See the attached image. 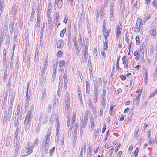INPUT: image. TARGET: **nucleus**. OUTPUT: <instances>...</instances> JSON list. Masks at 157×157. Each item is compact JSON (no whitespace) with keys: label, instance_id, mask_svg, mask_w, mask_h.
Wrapping results in <instances>:
<instances>
[{"label":"nucleus","instance_id":"4be33fe9","mask_svg":"<svg viewBox=\"0 0 157 157\" xmlns=\"http://www.w3.org/2000/svg\"><path fill=\"white\" fill-rule=\"evenodd\" d=\"M33 113V111L32 110L29 111L27 113V115L26 116V117L28 118H32V116Z\"/></svg>","mask_w":157,"mask_h":157},{"label":"nucleus","instance_id":"f03ea898","mask_svg":"<svg viewBox=\"0 0 157 157\" xmlns=\"http://www.w3.org/2000/svg\"><path fill=\"white\" fill-rule=\"evenodd\" d=\"M114 2L111 1L109 6V18L111 21H114L115 19L114 17Z\"/></svg>","mask_w":157,"mask_h":157},{"label":"nucleus","instance_id":"bb28decb","mask_svg":"<svg viewBox=\"0 0 157 157\" xmlns=\"http://www.w3.org/2000/svg\"><path fill=\"white\" fill-rule=\"evenodd\" d=\"M108 40H105L103 44V49L106 50L108 48Z\"/></svg>","mask_w":157,"mask_h":157},{"label":"nucleus","instance_id":"774afa93","mask_svg":"<svg viewBox=\"0 0 157 157\" xmlns=\"http://www.w3.org/2000/svg\"><path fill=\"white\" fill-rule=\"evenodd\" d=\"M122 152L121 151H120L117 155V157H120L122 155Z\"/></svg>","mask_w":157,"mask_h":157},{"label":"nucleus","instance_id":"6ab92c4d","mask_svg":"<svg viewBox=\"0 0 157 157\" xmlns=\"http://www.w3.org/2000/svg\"><path fill=\"white\" fill-rule=\"evenodd\" d=\"M65 64V61L64 60H61L59 64V66L60 68L63 67Z\"/></svg>","mask_w":157,"mask_h":157},{"label":"nucleus","instance_id":"4468645a","mask_svg":"<svg viewBox=\"0 0 157 157\" xmlns=\"http://www.w3.org/2000/svg\"><path fill=\"white\" fill-rule=\"evenodd\" d=\"M110 32V30H107L103 32V35L105 40H107L108 36L109 35Z\"/></svg>","mask_w":157,"mask_h":157},{"label":"nucleus","instance_id":"5fc2aeb1","mask_svg":"<svg viewBox=\"0 0 157 157\" xmlns=\"http://www.w3.org/2000/svg\"><path fill=\"white\" fill-rule=\"evenodd\" d=\"M19 124V123L18 121V119L15 120L14 123V127L17 126Z\"/></svg>","mask_w":157,"mask_h":157},{"label":"nucleus","instance_id":"338daca9","mask_svg":"<svg viewBox=\"0 0 157 157\" xmlns=\"http://www.w3.org/2000/svg\"><path fill=\"white\" fill-rule=\"evenodd\" d=\"M157 93V92L156 90H155V91L152 92L151 93V94L149 96V97L151 98V97H153Z\"/></svg>","mask_w":157,"mask_h":157},{"label":"nucleus","instance_id":"052dcab7","mask_svg":"<svg viewBox=\"0 0 157 157\" xmlns=\"http://www.w3.org/2000/svg\"><path fill=\"white\" fill-rule=\"evenodd\" d=\"M120 78H121V80L123 81L125 80L126 78V77L125 75H122L120 76Z\"/></svg>","mask_w":157,"mask_h":157},{"label":"nucleus","instance_id":"b1692460","mask_svg":"<svg viewBox=\"0 0 157 157\" xmlns=\"http://www.w3.org/2000/svg\"><path fill=\"white\" fill-rule=\"evenodd\" d=\"M90 123L91 124V128H94V121L93 117H91L90 119Z\"/></svg>","mask_w":157,"mask_h":157},{"label":"nucleus","instance_id":"412c9836","mask_svg":"<svg viewBox=\"0 0 157 157\" xmlns=\"http://www.w3.org/2000/svg\"><path fill=\"white\" fill-rule=\"evenodd\" d=\"M41 126V123L40 122L39 123L36 127L35 129V132L36 133L39 132Z\"/></svg>","mask_w":157,"mask_h":157},{"label":"nucleus","instance_id":"13d9d810","mask_svg":"<svg viewBox=\"0 0 157 157\" xmlns=\"http://www.w3.org/2000/svg\"><path fill=\"white\" fill-rule=\"evenodd\" d=\"M11 140H10V139H7L6 140V146H8L10 143Z\"/></svg>","mask_w":157,"mask_h":157},{"label":"nucleus","instance_id":"2eb2a0df","mask_svg":"<svg viewBox=\"0 0 157 157\" xmlns=\"http://www.w3.org/2000/svg\"><path fill=\"white\" fill-rule=\"evenodd\" d=\"M156 29L155 28H153L151 29L150 30V33L152 36H153L154 38H155L156 35Z\"/></svg>","mask_w":157,"mask_h":157},{"label":"nucleus","instance_id":"c85d7f7f","mask_svg":"<svg viewBox=\"0 0 157 157\" xmlns=\"http://www.w3.org/2000/svg\"><path fill=\"white\" fill-rule=\"evenodd\" d=\"M15 32H14V36L13 39V42L17 41V31H15Z\"/></svg>","mask_w":157,"mask_h":157},{"label":"nucleus","instance_id":"393cba45","mask_svg":"<svg viewBox=\"0 0 157 157\" xmlns=\"http://www.w3.org/2000/svg\"><path fill=\"white\" fill-rule=\"evenodd\" d=\"M39 144V140L38 138H36L35 140L33 143V147H36Z\"/></svg>","mask_w":157,"mask_h":157},{"label":"nucleus","instance_id":"4c0bfd02","mask_svg":"<svg viewBox=\"0 0 157 157\" xmlns=\"http://www.w3.org/2000/svg\"><path fill=\"white\" fill-rule=\"evenodd\" d=\"M66 28L62 30L61 31L60 33V36L61 37H63L64 36V34L66 32Z\"/></svg>","mask_w":157,"mask_h":157},{"label":"nucleus","instance_id":"ea45409f","mask_svg":"<svg viewBox=\"0 0 157 157\" xmlns=\"http://www.w3.org/2000/svg\"><path fill=\"white\" fill-rule=\"evenodd\" d=\"M17 111L16 113V115L17 116H19V114L20 113V105H18L17 108Z\"/></svg>","mask_w":157,"mask_h":157},{"label":"nucleus","instance_id":"6e6d98bb","mask_svg":"<svg viewBox=\"0 0 157 157\" xmlns=\"http://www.w3.org/2000/svg\"><path fill=\"white\" fill-rule=\"evenodd\" d=\"M105 50H104L103 49V50H101V54L103 56V58H105Z\"/></svg>","mask_w":157,"mask_h":157},{"label":"nucleus","instance_id":"6e6552de","mask_svg":"<svg viewBox=\"0 0 157 157\" xmlns=\"http://www.w3.org/2000/svg\"><path fill=\"white\" fill-rule=\"evenodd\" d=\"M14 147L15 148V156L16 157L17 155L19 149V144L18 143H14Z\"/></svg>","mask_w":157,"mask_h":157},{"label":"nucleus","instance_id":"a211bd4d","mask_svg":"<svg viewBox=\"0 0 157 157\" xmlns=\"http://www.w3.org/2000/svg\"><path fill=\"white\" fill-rule=\"evenodd\" d=\"M56 114H52L51 117L50 119V122L51 123H52L53 122L55 121L56 118Z\"/></svg>","mask_w":157,"mask_h":157},{"label":"nucleus","instance_id":"e2e57ef3","mask_svg":"<svg viewBox=\"0 0 157 157\" xmlns=\"http://www.w3.org/2000/svg\"><path fill=\"white\" fill-rule=\"evenodd\" d=\"M30 124L25 125V130L26 131H28L30 127Z\"/></svg>","mask_w":157,"mask_h":157},{"label":"nucleus","instance_id":"8fccbe9b","mask_svg":"<svg viewBox=\"0 0 157 157\" xmlns=\"http://www.w3.org/2000/svg\"><path fill=\"white\" fill-rule=\"evenodd\" d=\"M55 147H53L52 148L50 149L49 151L50 155L51 156L53 154L55 150Z\"/></svg>","mask_w":157,"mask_h":157},{"label":"nucleus","instance_id":"473e14b6","mask_svg":"<svg viewBox=\"0 0 157 157\" xmlns=\"http://www.w3.org/2000/svg\"><path fill=\"white\" fill-rule=\"evenodd\" d=\"M62 2H56L57 6L58 9H60L62 7Z\"/></svg>","mask_w":157,"mask_h":157},{"label":"nucleus","instance_id":"7ed1b4c3","mask_svg":"<svg viewBox=\"0 0 157 157\" xmlns=\"http://www.w3.org/2000/svg\"><path fill=\"white\" fill-rule=\"evenodd\" d=\"M12 109H9L7 111H6L4 113V116L3 121V124L6 122V120L10 121L11 119L12 115Z\"/></svg>","mask_w":157,"mask_h":157},{"label":"nucleus","instance_id":"f8f14e48","mask_svg":"<svg viewBox=\"0 0 157 157\" xmlns=\"http://www.w3.org/2000/svg\"><path fill=\"white\" fill-rule=\"evenodd\" d=\"M86 93L87 95H89L90 93V85L87 81L86 82Z\"/></svg>","mask_w":157,"mask_h":157},{"label":"nucleus","instance_id":"4d7b16f0","mask_svg":"<svg viewBox=\"0 0 157 157\" xmlns=\"http://www.w3.org/2000/svg\"><path fill=\"white\" fill-rule=\"evenodd\" d=\"M92 152L91 148L90 147H89L88 148V155H89V156H90L91 155Z\"/></svg>","mask_w":157,"mask_h":157},{"label":"nucleus","instance_id":"0e129e2a","mask_svg":"<svg viewBox=\"0 0 157 157\" xmlns=\"http://www.w3.org/2000/svg\"><path fill=\"white\" fill-rule=\"evenodd\" d=\"M47 117L46 116H44V120L43 121L42 123L43 124H44L46 123L47 122Z\"/></svg>","mask_w":157,"mask_h":157},{"label":"nucleus","instance_id":"ddd939ff","mask_svg":"<svg viewBox=\"0 0 157 157\" xmlns=\"http://www.w3.org/2000/svg\"><path fill=\"white\" fill-rule=\"evenodd\" d=\"M63 84V76L62 74H61L59 77V86L58 87L59 88V89H60V88L62 87V85Z\"/></svg>","mask_w":157,"mask_h":157},{"label":"nucleus","instance_id":"bf43d9fd","mask_svg":"<svg viewBox=\"0 0 157 157\" xmlns=\"http://www.w3.org/2000/svg\"><path fill=\"white\" fill-rule=\"evenodd\" d=\"M151 139L150 138L149 140V142H148L150 146L153 147L154 146V143L153 141H151Z\"/></svg>","mask_w":157,"mask_h":157},{"label":"nucleus","instance_id":"603ef678","mask_svg":"<svg viewBox=\"0 0 157 157\" xmlns=\"http://www.w3.org/2000/svg\"><path fill=\"white\" fill-rule=\"evenodd\" d=\"M35 13V11L33 8H32V12L31 13V17L32 18H34V14Z\"/></svg>","mask_w":157,"mask_h":157},{"label":"nucleus","instance_id":"aec40b11","mask_svg":"<svg viewBox=\"0 0 157 157\" xmlns=\"http://www.w3.org/2000/svg\"><path fill=\"white\" fill-rule=\"evenodd\" d=\"M38 53H39V51H38V48H36L35 52V59H34L35 61H36V58L37 61V60H39L38 59V58H39V56H38Z\"/></svg>","mask_w":157,"mask_h":157},{"label":"nucleus","instance_id":"c756f323","mask_svg":"<svg viewBox=\"0 0 157 157\" xmlns=\"http://www.w3.org/2000/svg\"><path fill=\"white\" fill-rule=\"evenodd\" d=\"M126 56L125 55H124L123 56V57H122V60L123 62L122 63L124 65H125V64H127V63H128L127 62V61H126Z\"/></svg>","mask_w":157,"mask_h":157},{"label":"nucleus","instance_id":"5701e85b","mask_svg":"<svg viewBox=\"0 0 157 157\" xmlns=\"http://www.w3.org/2000/svg\"><path fill=\"white\" fill-rule=\"evenodd\" d=\"M68 44H71V42L72 37L71 33H69L68 34Z\"/></svg>","mask_w":157,"mask_h":157},{"label":"nucleus","instance_id":"f257e3e1","mask_svg":"<svg viewBox=\"0 0 157 157\" xmlns=\"http://www.w3.org/2000/svg\"><path fill=\"white\" fill-rule=\"evenodd\" d=\"M88 114L85 113L84 117H82L80 120V134L82 135L84 129L86 127L88 121Z\"/></svg>","mask_w":157,"mask_h":157},{"label":"nucleus","instance_id":"a878e982","mask_svg":"<svg viewBox=\"0 0 157 157\" xmlns=\"http://www.w3.org/2000/svg\"><path fill=\"white\" fill-rule=\"evenodd\" d=\"M55 15H56V18H55V20H56V23H57L59 21V13L58 12H56L55 13Z\"/></svg>","mask_w":157,"mask_h":157},{"label":"nucleus","instance_id":"423d86ee","mask_svg":"<svg viewBox=\"0 0 157 157\" xmlns=\"http://www.w3.org/2000/svg\"><path fill=\"white\" fill-rule=\"evenodd\" d=\"M88 42L85 44L84 48L82 50L83 53L82 55L84 56V59L87 58L88 57Z\"/></svg>","mask_w":157,"mask_h":157},{"label":"nucleus","instance_id":"9d476101","mask_svg":"<svg viewBox=\"0 0 157 157\" xmlns=\"http://www.w3.org/2000/svg\"><path fill=\"white\" fill-rule=\"evenodd\" d=\"M57 47L58 48H62L64 46L63 41L62 40H59L57 43Z\"/></svg>","mask_w":157,"mask_h":157},{"label":"nucleus","instance_id":"c03bdc74","mask_svg":"<svg viewBox=\"0 0 157 157\" xmlns=\"http://www.w3.org/2000/svg\"><path fill=\"white\" fill-rule=\"evenodd\" d=\"M138 150L139 149L138 148V147H137L135 150L134 151V155L135 157L137 156V155L138 153Z\"/></svg>","mask_w":157,"mask_h":157},{"label":"nucleus","instance_id":"a18cd8bd","mask_svg":"<svg viewBox=\"0 0 157 157\" xmlns=\"http://www.w3.org/2000/svg\"><path fill=\"white\" fill-rule=\"evenodd\" d=\"M51 130H52V128L51 127H50L48 128L46 135H48V136H51Z\"/></svg>","mask_w":157,"mask_h":157},{"label":"nucleus","instance_id":"a19ab883","mask_svg":"<svg viewBox=\"0 0 157 157\" xmlns=\"http://www.w3.org/2000/svg\"><path fill=\"white\" fill-rule=\"evenodd\" d=\"M45 23L44 22L42 24V28L41 30L40 34H43V33L45 29Z\"/></svg>","mask_w":157,"mask_h":157},{"label":"nucleus","instance_id":"39448f33","mask_svg":"<svg viewBox=\"0 0 157 157\" xmlns=\"http://www.w3.org/2000/svg\"><path fill=\"white\" fill-rule=\"evenodd\" d=\"M141 25H142V19L141 18H139L137 19L136 23V27L134 29V31L139 32L141 29Z\"/></svg>","mask_w":157,"mask_h":157},{"label":"nucleus","instance_id":"2f4dec72","mask_svg":"<svg viewBox=\"0 0 157 157\" xmlns=\"http://www.w3.org/2000/svg\"><path fill=\"white\" fill-rule=\"evenodd\" d=\"M52 6H48L47 11V16H50V13H51V10Z\"/></svg>","mask_w":157,"mask_h":157},{"label":"nucleus","instance_id":"0eeeda50","mask_svg":"<svg viewBox=\"0 0 157 157\" xmlns=\"http://www.w3.org/2000/svg\"><path fill=\"white\" fill-rule=\"evenodd\" d=\"M50 137V136L45 135L42 143V144L43 146L49 145Z\"/></svg>","mask_w":157,"mask_h":157},{"label":"nucleus","instance_id":"3c124183","mask_svg":"<svg viewBox=\"0 0 157 157\" xmlns=\"http://www.w3.org/2000/svg\"><path fill=\"white\" fill-rule=\"evenodd\" d=\"M94 93L95 98H98L99 96L98 95V90H94Z\"/></svg>","mask_w":157,"mask_h":157},{"label":"nucleus","instance_id":"58836bf2","mask_svg":"<svg viewBox=\"0 0 157 157\" xmlns=\"http://www.w3.org/2000/svg\"><path fill=\"white\" fill-rule=\"evenodd\" d=\"M48 56L47 55L44 61V66H48Z\"/></svg>","mask_w":157,"mask_h":157},{"label":"nucleus","instance_id":"dca6fc26","mask_svg":"<svg viewBox=\"0 0 157 157\" xmlns=\"http://www.w3.org/2000/svg\"><path fill=\"white\" fill-rule=\"evenodd\" d=\"M40 17L39 14H37V19L36 22V27L37 28L40 26Z\"/></svg>","mask_w":157,"mask_h":157},{"label":"nucleus","instance_id":"864d4df0","mask_svg":"<svg viewBox=\"0 0 157 157\" xmlns=\"http://www.w3.org/2000/svg\"><path fill=\"white\" fill-rule=\"evenodd\" d=\"M13 100H14V99H12L11 101L10 102V105L9 109H12V107H13Z\"/></svg>","mask_w":157,"mask_h":157},{"label":"nucleus","instance_id":"1a4fd4ad","mask_svg":"<svg viewBox=\"0 0 157 157\" xmlns=\"http://www.w3.org/2000/svg\"><path fill=\"white\" fill-rule=\"evenodd\" d=\"M122 28L119 26H116V37L117 38L119 37V35L121 33Z\"/></svg>","mask_w":157,"mask_h":157},{"label":"nucleus","instance_id":"72a5a7b5","mask_svg":"<svg viewBox=\"0 0 157 157\" xmlns=\"http://www.w3.org/2000/svg\"><path fill=\"white\" fill-rule=\"evenodd\" d=\"M4 0H1L0 2V10L1 12L3 11L2 6L3 5V2Z\"/></svg>","mask_w":157,"mask_h":157},{"label":"nucleus","instance_id":"37998d69","mask_svg":"<svg viewBox=\"0 0 157 157\" xmlns=\"http://www.w3.org/2000/svg\"><path fill=\"white\" fill-rule=\"evenodd\" d=\"M63 54V52L62 51H61L60 50H59L58 51L57 53V56L58 57H60Z\"/></svg>","mask_w":157,"mask_h":157},{"label":"nucleus","instance_id":"49530a36","mask_svg":"<svg viewBox=\"0 0 157 157\" xmlns=\"http://www.w3.org/2000/svg\"><path fill=\"white\" fill-rule=\"evenodd\" d=\"M152 5L155 9H157V1L154 0L152 2Z\"/></svg>","mask_w":157,"mask_h":157},{"label":"nucleus","instance_id":"f704fd0d","mask_svg":"<svg viewBox=\"0 0 157 157\" xmlns=\"http://www.w3.org/2000/svg\"><path fill=\"white\" fill-rule=\"evenodd\" d=\"M63 78H64V83L65 84H66L67 83V74H66L65 73L63 75Z\"/></svg>","mask_w":157,"mask_h":157},{"label":"nucleus","instance_id":"680f3d73","mask_svg":"<svg viewBox=\"0 0 157 157\" xmlns=\"http://www.w3.org/2000/svg\"><path fill=\"white\" fill-rule=\"evenodd\" d=\"M68 20V18L67 16V15H65L63 22L65 24H66Z\"/></svg>","mask_w":157,"mask_h":157},{"label":"nucleus","instance_id":"7c9ffc66","mask_svg":"<svg viewBox=\"0 0 157 157\" xmlns=\"http://www.w3.org/2000/svg\"><path fill=\"white\" fill-rule=\"evenodd\" d=\"M19 60H18V57H17L16 58V63L15 66V69H18L19 67Z\"/></svg>","mask_w":157,"mask_h":157},{"label":"nucleus","instance_id":"9b49d317","mask_svg":"<svg viewBox=\"0 0 157 157\" xmlns=\"http://www.w3.org/2000/svg\"><path fill=\"white\" fill-rule=\"evenodd\" d=\"M86 144L85 143L83 146L82 147L80 152L79 157H83V151H84V153H85L86 151Z\"/></svg>","mask_w":157,"mask_h":157},{"label":"nucleus","instance_id":"79ce46f5","mask_svg":"<svg viewBox=\"0 0 157 157\" xmlns=\"http://www.w3.org/2000/svg\"><path fill=\"white\" fill-rule=\"evenodd\" d=\"M79 44H81V45L82 44V35H81L80 34L79 35Z\"/></svg>","mask_w":157,"mask_h":157},{"label":"nucleus","instance_id":"69168bd1","mask_svg":"<svg viewBox=\"0 0 157 157\" xmlns=\"http://www.w3.org/2000/svg\"><path fill=\"white\" fill-rule=\"evenodd\" d=\"M30 99H26L25 103V107H28V104Z\"/></svg>","mask_w":157,"mask_h":157},{"label":"nucleus","instance_id":"20e7f679","mask_svg":"<svg viewBox=\"0 0 157 157\" xmlns=\"http://www.w3.org/2000/svg\"><path fill=\"white\" fill-rule=\"evenodd\" d=\"M28 147H26L23 150L22 153V156H25L30 155L32 153L33 150V147L31 146H29L28 145Z\"/></svg>","mask_w":157,"mask_h":157},{"label":"nucleus","instance_id":"de8ad7c7","mask_svg":"<svg viewBox=\"0 0 157 157\" xmlns=\"http://www.w3.org/2000/svg\"><path fill=\"white\" fill-rule=\"evenodd\" d=\"M32 118L25 117L24 122H27L31 123Z\"/></svg>","mask_w":157,"mask_h":157},{"label":"nucleus","instance_id":"c9c22d12","mask_svg":"<svg viewBox=\"0 0 157 157\" xmlns=\"http://www.w3.org/2000/svg\"><path fill=\"white\" fill-rule=\"evenodd\" d=\"M59 130L56 129V138L58 140L59 138Z\"/></svg>","mask_w":157,"mask_h":157},{"label":"nucleus","instance_id":"09e8293b","mask_svg":"<svg viewBox=\"0 0 157 157\" xmlns=\"http://www.w3.org/2000/svg\"><path fill=\"white\" fill-rule=\"evenodd\" d=\"M136 44L138 45L140 43L139 42V35H137L136 37Z\"/></svg>","mask_w":157,"mask_h":157},{"label":"nucleus","instance_id":"cd10ccee","mask_svg":"<svg viewBox=\"0 0 157 157\" xmlns=\"http://www.w3.org/2000/svg\"><path fill=\"white\" fill-rule=\"evenodd\" d=\"M106 86H103L102 87V91H103V98L104 97H105L106 94V89L105 88Z\"/></svg>","mask_w":157,"mask_h":157},{"label":"nucleus","instance_id":"e433bc0d","mask_svg":"<svg viewBox=\"0 0 157 157\" xmlns=\"http://www.w3.org/2000/svg\"><path fill=\"white\" fill-rule=\"evenodd\" d=\"M104 9L102 8L100 10L99 13L100 16H101V17H103V16L104 14Z\"/></svg>","mask_w":157,"mask_h":157},{"label":"nucleus","instance_id":"f3484780","mask_svg":"<svg viewBox=\"0 0 157 157\" xmlns=\"http://www.w3.org/2000/svg\"><path fill=\"white\" fill-rule=\"evenodd\" d=\"M19 132H15L14 134V143H18V135Z\"/></svg>","mask_w":157,"mask_h":157}]
</instances>
